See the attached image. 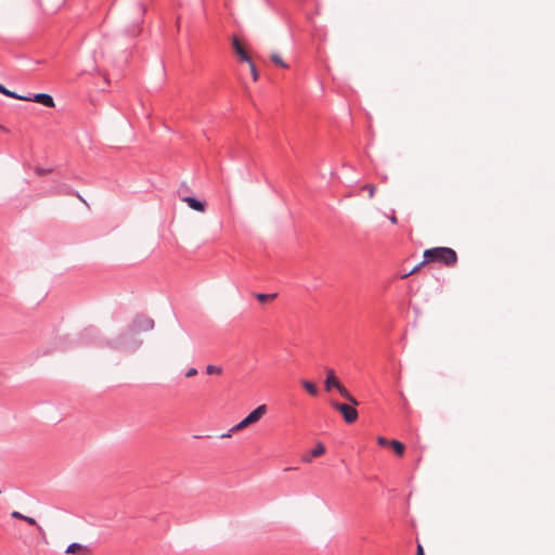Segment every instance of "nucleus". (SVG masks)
Masks as SVG:
<instances>
[{
	"mask_svg": "<svg viewBox=\"0 0 555 555\" xmlns=\"http://www.w3.org/2000/svg\"><path fill=\"white\" fill-rule=\"evenodd\" d=\"M416 555H424V548L421 544L417 545V553Z\"/></svg>",
	"mask_w": 555,
	"mask_h": 555,
	"instance_id": "a878e982",
	"label": "nucleus"
},
{
	"mask_svg": "<svg viewBox=\"0 0 555 555\" xmlns=\"http://www.w3.org/2000/svg\"><path fill=\"white\" fill-rule=\"evenodd\" d=\"M268 408L266 404H261L257 406L254 411H251L245 418H243L240 423L234 425L229 433L221 435L222 438H230L232 433L243 430L248 426L256 424L259 422L262 416L267 413Z\"/></svg>",
	"mask_w": 555,
	"mask_h": 555,
	"instance_id": "f03ea898",
	"label": "nucleus"
},
{
	"mask_svg": "<svg viewBox=\"0 0 555 555\" xmlns=\"http://www.w3.org/2000/svg\"><path fill=\"white\" fill-rule=\"evenodd\" d=\"M249 66V69H250V74H251V77H253V80L254 81H257L259 79V73L254 64V62L251 61V59L249 60V62H246Z\"/></svg>",
	"mask_w": 555,
	"mask_h": 555,
	"instance_id": "a211bd4d",
	"label": "nucleus"
},
{
	"mask_svg": "<svg viewBox=\"0 0 555 555\" xmlns=\"http://www.w3.org/2000/svg\"><path fill=\"white\" fill-rule=\"evenodd\" d=\"M24 521H26L27 524H29V525H31V526H36V525H37L36 519H35V518H33V517H28V516H26V517H24Z\"/></svg>",
	"mask_w": 555,
	"mask_h": 555,
	"instance_id": "393cba45",
	"label": "nucleus"
},
{
	"mask_svg": "<svg viewBox=\"0 0 555 555\" xmlns=\"http://www.w3.org/2000/svg\"><path fill=\"white\" fill-rule=\"evenodd\" d=\"M77 197H78L81 202L86 203V201L81 197V195H80V194H77Z\"/></svg>",
	"mask_w": 555,
	"mask_h": 555,
	"instance_id": "cd10ccee",
	"label": "nucleus"
},
{
	"mask_svg": "<svg viewBox=\"0 0 555 555\" xmlns=\"http://www.w3.org/2000/svg\"><path fill=\"white\" fill-rule=\"evenodd\" d=\"M154 327V321L146 317H137L133 320V330L135 332L139 331H150Z\"/></svg>",
	"mask_w": 555,
	"mask_h": 555,
	"instance_id": "20e7f679",
	"label": "nucleus"
},
{
	"mask_svg": "<svg viewBox=\"0 0 555 555\" xmlns=\"http://www.w3.org/2000/svg\"><path fill=\"white\" fill-rule=\"evenodd\" d=\"M331 404L336 411H338L343 415L346 423L352 424L358 420L359 414L358 411L356 410L357 405H352L351 403H339L336 401H332Z\"/></svg>",
	"mask_w": 555,
	"mask_h": 555,
	"instance_id": "7ed1b4c3",
	"label": "nucleus"
},
{
	"mask_svg": "<svg viewBox=\"0 0 555 555\" xmlns=\"http://www.w3.org/2000/svg\"><path fill=\"white\" fill-rule=\"evenodd\" d=\"M362 189L367 191L369 197H373L376 192V186L374 184H364Z\"/></svg>",
	"mask_w": 555,
	"mask_h": 555,
	"instance_id": "6ab92c4d",
	"label": "nucleus"
},
{
	"mask_svg": "<svg viewBox=\"0 0 555 555\" xmlns=\"http://www.w3.org/2000/svg\"><path fill=\"white\" fill-rule=\"evenodd\" d=\"M300 384L310 396L317 397L319 395V389L313 382L308 379H301Z\"/></svg>",
	"mask_w": 555,
	"mask_h": 555,
	"instance_id": "9d476101",
	"label": "nucleus"
},
{
	"mask_svg": "<svg viewBox=\"0 0 555 555\" xmlns=\"http://www.w3.org/2000/svg\"><path fill=\"white\" fill-rule=\"evenodd\" d=\"M278 296L276 293H273V294H262V293H257L255 294V297L257 298V300H259L260 302H267L269 300H273L275 299Z\"/></svg>",
	"mask_w": 555,
	"mask_h": 555,
	"instance_id": "dca6fc26",
	"label": "nucleus"
},
{
	"mask_svg": "<svg viewBox=\"0 0 555 555\" xmlns=\"http://www.w3.org/2000/svg\"><path fill=\"white\" fill-rule=\"evenodd\" d=\"M196 374H197V370H196L195 367H190V369L186 371L185 376H186L188 378H190V377L195 376Z\"/></svg>",
	"mask_w": 555,
	"mask_h": 555,
	"instance_id": "5701e85b",
	"label": "nucleus"
},
{
	"mask_svg": "<svg viewBox=\"0 0 555 555\" xmlns=\"http://www.w3.org/2000/svg\"><path fill=\"white\" fill-rule=\"evenodd\" d=\"M424 263H425V262L423 261L422 263H420V264H417L416 267H414V268H413L409 273L404 274V275L402 276V279H404V278H406V276H409V275H411V274L416 273V272L420 270V268H421Z\"/></svg>",
	"mask_w": 555,
	"mask_h": 555,
	"instance_id": "412c9836",
	"label": "nucleus"
},
{
	"mask_svg": "<svg viewBox=\"0 0 555 555\" xmlns=\"http://www.w3.org/2000/svg\"><path fill=\"white\" fill-rule=\"evenodd\" d=\"M325 453V447L323 443L318 442L314 449L305 453L301 456V461L305 463H311L314 457H319Z\"/></svg>",
	"mask_w": 555,
	"mask_h": 555,
	"instance_id": "39448f33",
	"label": "nucleus"
},
{
	"mask_svg": "<svg viewBox=\"0 0 555 555\" xmlns=\"http://www.w3.org/2000/svg\"><path fill=\"white\" fill-rule=\"evenodd\" d=\"M206 372L209 375H221L222 369L220 366L209 364L206 366Z\"/></svg>",
	"mask_w": 555,
	"mask_h": 555,
	"instance_id": "f3484780",
	"label": "nucleus"
},
{
	"mask_svg": "<svg viewBox=\"0 0 555 555\" xmlns=\"http://www.w3.org/2000/svg\"><path fill=\"white\" fill-rule=\"evenodd\" d=\"M424 262H439L446 267H453L457 262V254L450 247H434L423 254Z\"/></svg>",
	"mask_w": 555,
	"mask_h": 555,
	"instance_id": "f257e3e1",
	"label": "nucleus"
},
{
	"mask_svg": "<svg viewBox=\"0 0 555 555\" xmlns=\"http://www.w3.org/2000/svg\"><path fill=\"white\" fill-rule=\"evenodd\" d=\"M326 373H327V376L324 382V386L327 391H331L332 388H336L337 386H339L340 382L335 376V373L332 369H327Z\"/></svg>",
	"mask_w": 555,
	"mask_h": 555,
	"instance_id": "1a4fd4ad",
	"label": "nucleus"
},
{
	"mask_svg": "<svg viewBox=\"0 0 555 555\" xmlns=\"http://www.w3.org/2000/svg\"><path fill=\"white\" fill-rule=\"evenodd\" d=\"M67 554H78V553H85L88 552L87 547L79 544V543H73L68 545V547L65 551Z\"/></svg>",
	"mask_w": 555,
	"mask_h": 555,
	"instance_id": "f8f14e48",
	"label": "nucleus"
},
{
	"mask_svg": "<svg viewBox=\"0 0 555 555\" xmlns=\"http://www.w3.org/2000/svg\"><path fill=\"white\" fill-rule=\"evenodd\" d=\"M181 201L188 204L191 209L198 212H204L206 210L207 203L205 201H199L191 196H184Z\"/></svg>",
	"mask_w": 555,
	"mask_h": 555,
	"instance_id": "423d86ee",
	"label": "nucleus"
},
{
	"mask_svg": "<svg viewBox=\"0 0 555 555\" xmlns=\"http://www.w3.org/2000/svg\"><path fill=\"white\" fill-rule=\"evenodd\" d=\"M377 443L383 447L390 446V441H388L385 437L382 436L377 437Z\"/></svg>",
	"mask_w": 555,
	"mask_h": 555,
	"instance_id": "aec40b11",
	"label": "nucleus"
},
{
	"mask_svg": "<svg viewBox=\"0 0 555 555\" xmlns=\"http://www.w3.org/2000/svg\"><path fill=\"white\" fill-rule=\"evenodd\" d=\"M389 220H390V222H392V223H397V221H398L396 216H391V217H389Z\"/></svg>",
	"mask_w": 555,
	"mask_h": 555,
	"instance_id": "bb28decb",
	"label": "nucleus"
},
{
	"mask_svg": "<svg viewBox=\"0 0 555 555\" xmlns=\"http://www.w3.org/2000/svg\"><path fill=\"white\" fill-rule=\"evenodd\" d=\"M336 389L338 390L340 396L345 398L349 403H351L352 405H359L358 400L347 390L345 386L339 384V386H337Z\"/></svg>",
	"mask_w": 555,
	"mask_h": 555,
	"instance_id": "9b49d317",
	"label": "nucleus"
},
{
	"mask_svg": "<svg viewBox=\"0 0 555 555\" xmlns=\"http://www.w3.org/2000/svg\"><path fill=\"white\" fill-rule=\"evenodd\" d=\"M270 59L271 61L276 65V66H280L282 68H288V65L283 61L282 56L280 53L278 52H273L271 55H270Z\"/></svg>",
	"mask_w": 555,
	"mask_h": 555,
	"instance_id": "4468645a",
	"label": "nucleus"
},
{
	"mask_svg": "<svg viewBox=\"0 0 555 555\" xmlns=\"http://www.w3.org/2000/svg\"><path fill=\"white\" fill-rule=\"evenodd\" d=\"M50 172H51L50 169H44V168H40V167L36 168V173L39 175V176H43V175H47V173H50Z\"/></svg>",
	"mask_w": 555,
	"mask_h": 555,
	"instance_id": "b1692460",
	"label": "nucleus"
},
{
	"mask_svg": "<svg viewBox=\"0 0 555 555\" xmlns=\"http://www.w3.org/2000/svg\"><path fill=\"white\" fill-rule=\"evenodd\" d=\"M28 98H29L28 101H34V102L40 103L47 107L55 106L53 98L47 93H37L34 96H28Z\"/></svg>",
	"mask_w": 555,
	"mask_h": 555,
	"instance_id": "0eeeda50",
	"label": "nucleus"
},
{
	"mask_svg": "<svg viewBox=\"0 0 555 555\" xmlns=\"http://www.w3.org/2000/svg\"><path fill=\"white\" fill-rule=\"evenodd\" d=\"M10 516L12 518H15V519H22L24 520V517H26L25 515H23L22 513L17 512V511H13Z\"/></svg>",
	"mask_w": 555,
	"mask_h": 555,
	"instance_id": "4be33fe9",
	"label": "nucleus"
},
{
	"mask_svg": "<svg viewBox=\"0 0 555 555\" xmlns=\"http://www.w3.org/2000/svg\"><path fill=\"white\" fill-rule=\"evenodd\" d=\"M232 46L241 61L249 62V60H250L249 55L247 54V52L245 51L242 43L240 42V40L236 37H233Z\"/></svg>",
	"mask_w": 555,
	"mask_h": 555,
	"instance_id": "6e6552de",
	"label": "nucleus"
},
{
	"mask_svg": "<svg viewBox=\"0 0 555 555\" xmlns=\"http://www.w3.org/2000/svg\"><path fill=\"white\" fill-rule=\"evenodd\" d=\"M390 447L393 449L396 454H398L399 456L403 455V453H404V444L403 443H401L398 440H390Z\"/></svg>",
	"mask_w": 555,
	"mask_h": 555,
	"instance_id": "2eb2a0df",
	"label": "nucleus"
},
{
	"mask_svg": "<svg viewBox=\"0 0 555 555\" xmlns=\"http://www.w3.org/2000/svg\"><path fill=\"white\" fill-rule=\"evenodd\" d=\"M0 93L7 95V96H10V98H13V99H17V100H29V98H26V96H23V95H18L16 94L15 92L13 91H10L9 89H7L3 85L0 83Z\"/></svg>",
	"mask_w": 555,
	"mask_h": 555,
	"instance_id": "ddd939ff",
	"label": "nucleus"
}]
</instances>
